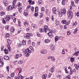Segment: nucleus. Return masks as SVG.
Instances as JSON below:
<instances>
[{
	"label": "nucleus",
	"mask_w": 79,
	"mask_h": 79,
	"mask_svg": "<svg viewBox=\"0 0 79 79\" xmlns=\"http://www.w3.org/2000/svg\"><path fill=\"white\" fill-rule=\"evenodd\" d=\"M65 71L66 73H67V74H68V71L67 70V69L65 68Z\"/></svg>",
	"instance_id": "nucleus-58"
},
{
	"label": "nucleus",
	"mask_w": 79,
	"mask_h": 79,
	"mask_svg": "<svg viewBox=\"0 0 79 79\" xmlns=\"http://www.w3.org/2000/svg\"><path fill=\"white\" fill-rule=\"evenodd\" d=\"M41 10L42 11H45V8L44 7H41Z\"/></svg>",
	"instance_id": "nucleus-41"
},
{
	"label": "nucleus",
	"mask_w": 79,
	"mask_h": 79,
	"mask_svg": "<svg viewBox=\"0 0 79 79\" xmlns=\"http://www.w3.org/2000/svg\"><path fill=\"white\" fill-rule=\"evenodd\" d=\"M6 78L7 79H11V78L10 77L7 76L6 77Z\"/></svg>",
	"instance_id": "nucleus-62"
},
{
	"label": "nucleus",
	"mask_w": 79,
	"mask_h": 79,
	"mask_svg": "<svg viewBox=\"0 0 79 79\" xmlns=\"http://www.w3.org/2000/svg\"><path fill=\"white\" fill-rule=\"evenodd\" d=\"M32 45L33 47H35V42H32Z\"/></svg>",
	"instance_id": "nucleus-61"
},
{
	"label": "nucleus",
	"mask_w": 79,
	"mask_h": 79,
	"mask_svg": "<svg viewBox=\"0 0 79 79\" xmlns=\"http://www.w3.org/2000/svg\"><path fill=\"white\" fill-rule=\"evenodd\" d=\"M74 66L77 69V70L79 69V66H77V65L76 64H75Z\"/></svg>",
	"instance_id": "nucleus-29"
},
{
	"label": "nucleus",
	"mask_w": 79,
	"mask_h": 79,
	"mask_svg": "<svg viewBox=\"0 0 79 79\" xmlns=\"http://www.w3.org/2000/svg\"><path fill=\"white\" fill-rule=\"evenodd\" d=\"M4 52L5 54H7L8 53V50L6 49V48L5 49Z\"/></svg>",
	"instance_id": "nucleus-28"
},
{
	"label": "nucleus",
	"mask_w": 79,
	"mask_h": 79,
	"mask_svg": "<svg viewBox=\"0 0 79 79\" xmlns=\"http://www.w3.org/2000/svg\"><path fill=\"white\" fill-rule=\"evenodd\" d=\"M19 11L20 13L22 12V7H19Z\"/></svg>",
	"instance_id": "nucleus-40"
},
{
	"label": "nucleus",
	"mask_w": 79,
	"mask_h": 79,
	"mask_svg": "<svg viewBox=\"0 0 79 79\" xmlns=\"http://www.w3.org/2000/svg\"><path fill=\"white\" fill-rule=\"evenodd\" d=\"M24 24L25 25H27L28 24H29V22H28V21H26L24 23Z\"/></svg>",
	"instance_id": "nucleus-35"
},
{
	"label": "nucleus",
	"mask_w": 79,
	"mask_h": 79,
	"mask_svg": "<svg viewBox=\"0 0 79 79\" xmlns=\"http://www.w3.org/2000/svg\"><path fill=\"white\" fill-rule=\"evenodd\" d=\"M46 19L47 22H48L49 21V19L48 17H46Z\"/></svg>",
	"instance_id": "nucleus-59"
},
{
	"label": "nucleus",
	"mask_w": 79,
	"mask_h": 79,
	"mask_svg": "<svg viewBox=\"0 0 79 79\" xmlns=\"http://www.w3.org/2000/svg\"><path fill=\"white\" fill-rule=\"evenodd\" d=\"M15 31V28L13 27H11L10 29V32H14Z\"/></svg>",
	"instance_id": "nucleus-23"
},
{
	"label": "nucleus",
	"mask_w": 79,
	"mask_h": 79,
	"mask_svg": "<svg viewBox=\"0 0 79 79\" xmlns=\"http://www.w3.org/2000/svg\"><path fill=\"white\" fill-rule=\"evenodd\" d=\"M51 59V61H52L53 62L55 61V58H54V57L53 56H52Z\"/></svg>",
	"instance_id": "nucleus-37"
},
{
	"label": "nucleus",
	"mask_w": 79,
	"mask_h": 79,
	"mask_svg": "<svg viewBox=\"0 0 79 79\" xmlns=\"http://www.w3.org/2000/svg\"><path fill=\"white\" fill-rule=\"evenodd\" d=\"M25 51L26 53H31V51H30L29 49L28 48L25 49Z\"/></svg>",
	"instance_id": "nucleus-17"
},
{
	"label": "nucleus",
	"mask_w": 79,
	"mask_h": 79,
	"mask_svg": "<svg viewBox=\"0 0 79 79\" xmlns=\"http://www.w3.org/2000/svg\"><path fill=\"white\" fill-rule=\"evenodd\" d=\"M77 17H79V12H78L77 13Z\"/></svg>",
	"instance_id": "nucleus-64"
},
{
	"label": "nucleus",
	"mask_w": 79,
	"mask_h": 79,
	"mask_svg": "<svg viewBox=\"0 0 79 79\" xmlns=\"http://www.w3.org/2000/svg\"><path fill=\"white\" fill-rule=\"evenodd\" d=\"M71 5H72V6H74V2L72 1L71 2Z\"/></svg>",
	"instance_id": "nucleus-55"
},
{
	"label": "nucleus",
	"mask_w": 79,
	"mask_h": 79,
	"mask_svg": "<svg viewBox=\"0 0 79 79\" xmlns=\"http://www.w3.org/2000/svg\"><path fill=\"white\" fill-rule=\"evenodd\" d=\"M17 6L19 7H22V4H21V3L20 2L18 3Z\"/></svg>",
	"instance_id": "nucleus-26"
},
{
	"label": "nucleus",
	"mask_w": 79,
	"mask_h": 79,
	"mask_svg": "<svg viewBox=\"0 0 79 79\" xmlns=\"http://www.w3.org/2000/svg\"><path fill=\"white\" fill-rule=\"evenodd\" d=\"M70 61L72 63H73V62H74V58L73 57L71 58Z\"/></svg>",
	"instance_id": "nucleus-36"
},
{
	"label": "nucleus",
	"mask_w": 79,
	"mask_h": 79,
	"mask_svg": "<svg viewBox=\"0 0 79 79\" xmlns=\"http://www.w3.org/2000/svg\"><path fill=\"white\" fill-rule=\"evenodd\" d=\"M1 65L0 64V68L1 66H3V65L4 64V63H3V62H1Z\"/></svg>",
	"instance_id": "nucleus-52"
},
{
	"label": "nucleus",
	"mask_w": 79,
	"mask_h": 79,
	"mask_svg": "<svg viewBox=\"0 0 79 79\" xmlns=\"http://www.w3.org/2000/svg\"><path fill=\"white\" fill-rule=\"evenodd\" d=\"M1 51H2V50H3V48H4V46H2L1 47Z\"/></svg>",
	"instance_id": "nucleus-57"
},
{
	"label": "nucleus",
	"mask_w": 79,
	"mask_h": 79,
	"mask_svg": "<svg viewBox=\"0 0 79 79\" xmlns=\"http://www.w3.org/2000/svg\"><path fill=\"white\" fill-rule=\"evenodd\" d=\"M28 2H29V4H31V3H32V0H29Z\"/></svg>",
	"instance_id": "nucleus-63"
},
{
	"label": "nucleus",
	"mask_w": 79,
	"mask_h": 79,
	"mask_svg": "<svg viewBox=\"0 0 79 79\" xmlns=\"http://www.w3.org/2000/svg\"><path fill=\"white\" fill-rule=\"evenodd\" d=\"M70 21H67L65 20H64L61 21V23L62 24H64L66 25H68L70 23Z\"/></svg>",
	"instance_id": "nucleus-6"
},
{
	"label": "nucleus",
	"mask_w": 79,
	"mask_h": 79,
	"mask_svg": "<svg viewBox=\"0 0 79 79\" xmlns=\"http://www.w3.org/2000/svg\"><path fill=\"white\" fill-rule=\"evenodd\" d=\"M18 25L19 26H21V22L20 21V20H18Z\"/></svg>",
	"instance_id": "nucleus-45"
},
{
	"label": "nucleus",
	"mask_w": 79,
	"mask_h": 79,
	"mask_svg": "<svg viewBox=\"0 0 79 79\" xmlns=\"http://www.w3.org/2000/svg\"><path fill=\"white\" fill-rule=\"evenodd\" d=\"M35 12L34 16L35 17L38 16V13L39 10H38V7H36L35 8Z\"/></svg>",
	"instance_id": "nucleus-5"
},
{
	"label": "nucleus",
	"mask_w": 79,
	"mask_h": 79,
	"mask_svg": "<svg viewBox=\"0 0 79 79\" xmlns=\"http://www.w3.org/2000/svg\"><path fill=\"white\" fill-rule=\"evenodd\" d=\"M79 53V51H77L75 52V53L73 54V55L74 56V55H76V56H77L78 55V54Z\"/></svg>",
	"instance_id": "nucleus-22"
},
{
	"label": "nucleus",
	"mask_w": 79,
	"mask_h": 79,
	"mask_svg": "<svg viewBox=\"0 0 79 79\" xmlns=\"http://www.w3.org/2000/svg\"><path fill=\"white\" fill-rule=\"evenodd\" d=\"M31 44V40H30L28 41V44L30 45V44Z\"/></svg>",
	"instance_id": "nucleus-47"
},
{
	"label": "nucleus",
	"mask_w": 79,
	"mask_h": 79,
	"mask_svg": "<svg viewBox=\"0 0 79 79\" xmlns=\"http://www.w3.org/2000/svg\"><path fill=\"white\" fill-rule=\"evenodd\" d=\"M44 16V14L42 13L40 14V15H39V17L41 18H42L43 17V16Z\"/></svg>",
	"instance_id": "nucleus-38"
},
{
	"label": "nucleus",
	"mask_w": 79,
	"mask_h": 79,
	"mask_svg": "<svg viewBox=\"0 0 79 79\" xmlns=\"http://www.w3.org/2000/svg\"><path fill=\"white\" fill-rule=\"evenodd\" d=\"M10 18H11L10 17V16L8 15L5 16L4 18V19H5V20H6L7 22H8V21H9L10 19Z\"/></svg>",
	"instance_id": "nucleus-7"
},
{
	"label": "nucleus",
	"mask_w": 79,
	"mask_h": 79,
	"mask_svg": "<svg viewBox=\"0 0 79 79\" xmlns=\"http://www.w3.org/2000/svg\"><path fill=\"white\" fill-rule=\"evenodd\" d=\"M19 62L21 64H22L23 63V60H20L19 61Z\"/></svg>",
	"instance_id": "nucleus-49"
},
{
	"label": "nucleus",
	"mask_w": 79,
	"mask_h": 79,
	"mask_svg": "<svg viewBox=\"0 0 79 79\" xmlns=\"http://www.w3.org/2000/svg\"><path fill=\"white\" fill-rule=\"evenodd\" d=\"M17 46L19 48H21V45L20 44H17Z\"/></svg>",
	"instance_id": "nucleus-44"
},
{
	"label": "nucleus",
	"mask_w": 79,
	"mask_h": 79,
	"mask_svg": "<svg viewBox=\"0 0 79 79\" xmlns=\"http://www.w3.org/2000/svg\"><path fill=\"white\" fill-rule=\"evenodd\" d=\"M17 7V6L15 4H13L12 6H11V10H13L14 9H16V8Z\"/></svg>",
	"instance_id": "nucleus-11"
},
{
	"label": "nucleus",
	"mask_w": 79,
	"mask_h": 79,
	"mask_svg": "<svg viewBox=\"0 0 79 79\" xmlns=\"http://www.w3.org/2000/svg\"><path fill=\"white\" fill-rule=\"evenodd\" d=\"M44 30L43 31H44L45 32H47V31H49V32H51L52 31V29H48V26L45 25L44 26Z\"/></svg>",
	"instance_id": "nucleus-3"
},
{
	"label": "nucleus",
	"mask_w": 79,
	"mask_h": 79,
	"mask_svg": "<svg viewBox=\"0 0 79 79\" xmlns=\"http://www.w3.org/2000/svg\"><path fill=\"white\" fill-rule=\"evenodd\" d=\"M23 79V77L21 76V75H18V77H15V79Z\"/></svg>",
	"instance_id": "nucleus-8"
},
{
	"label": "nucleus",
	"mask_w": 79,
	"mask_h": 79,
	"mask_svg": "<svg viewBox=\"0 0 79 79\" xmlns=\"http://www.w3.org/2000/svg\"><path fill=\"white\" fill-rule=\"evenodd\" d=\"M48 35L49 36V37H53V32L51 31L49 32L48 34Z\"/></svg>",
	"instance_id": "nucleus-9"
},
{
	"label": "nucleus",
	"mask_w": 79,
	"mask_h": 79,
	"mask_svg": "<svg viewBox=\"0 0 79 79\" xmlns=\"http://www.w3.org/2000/svg\"><path fill=\"white\" fill-rule=\"evenodd\" d=\"M3 3L6 6H8V2L6 0H4L3 1Z\"/></svg>",
	"instance_id": "nucleus-16"
},
{
	"label": "nucleus",
	"mask_w": 79,
	"mask_h": 79,
	"mask_svg": "<svg viewBox=\"0 0 79 79\" xmlns=\"http://www.w3.org/2000/svg\"><path fill=\"white\" fill-rule=\"evenodd\" d=\"M65 1H67V2L68 1V0H63L62 2V4L63 5H65Z\"/></svg>",
	"instance_id": "nucleus-31"
},
{
	"label": "nucleus",
	"mask_w": 79,
	"mask_h": 79,
	"mask_svg": "<svg viewBox=\"0 0 79 79\" xmlns=\"http://www.w3.org/2000/svg\"><path fill=\"white\" fill-rule=\"evenodd\" d=\"M50 72L52 73H53L55 71V67L53 66L51 67L50 70Z\"/></svg>",
	"instance_id": "nucleus-14"
},
{
	"label": "nucleus",
	"mask_w": 79,
	"mask_h": 79,
	"mask_svg": "<svg viewBox=\"0 0 79 79\" xmlns=\"http://www.w3.org/2000/svg\"><path fill=\"white\" fill-rule=\"evenodd\" d=\"M10 36V34H9V33H6V38H7V37H9Z\"/></svg>",
	"instance_id": "nucleus-34"
},
{
	"label": "nucleus",
	"mask_w": 79,
	"mask_h": 79,
	"mask_svg": "<svg viewBox=\"0 0 79 79\" xmlns=\"http://www.w3.org/2000/svg\"><path fill=\"white\" fill-rule=\"evenodd\" d=\"M66 13V9L64 8L63 9L60 10L59 11V15L60 17H62L64 15H65Z\"/></svg>",
	"instance_id": "nucleus-1"
},
{
	"label": "nucleus",
	"mask_w": 79,
	"mask_h": 79,
	"mask_svg": "<svg viewBox=\"0 0 79 79\" xmlns=\"http://www.w3.org/2000/svg\"><path fill=\"white\" fill-rule=\"evenodd\" d=\"M6 69L7 71H9L10 70V67H9V66H6Z\"/></svg>",
	"instance_id": "nucleus-46"
},
{
	"label": "nucleus",
	"mask_w": 79,
	"mask_h": 79,
	"mask_svg": "<svg viewBox=\"0 0 79 79\" xmlns=\"http://www.w3.org/2000/svg\"><path fill=\"white\" fill-rule=\"evenodd\" d=\"M22 73V69H20V70H19V73L18 74V75H20V74H19V73Z\"/></svg>",
	"instance_id": "nucleus-48"
},
{
	"label": "nucleus",
	"mask_w": 79,
	"mask_h": 79,
	"mask_svg": "<svg viewBox=\"0 0 79 79\" xmlns=\"http://www.w3.org/2000/svg\"><path fill=\"white\" fill-rule=\"evenodd\" d=\"M31 26L32 27H33V28L34 29H36V28H37V26L36 25H35L34 24H32Z\"/></svg>",
	"instance_id": "nucleus-21"
},
{
	"label": "nucleus",
	"mask_w": 79,
	"mask_h": 79,
	"mask_svg": "<svg viewBox=\"0 0 79 79\" xmlns=\"http://www.w3.org/2000/svg\"><path fill=\"white\" fill-rule=\"evenodd\" d=\"M5 28L6 30H8L9 29L8 26H5Z\"/></svg>",
	"instance_id": "nucleus-54"
},
{
	"label": "nucleus",
	"mask_w": 79,
	"mask_h": 79,
	"mask_svg": "<svg viewBox=\"0 0 79 79\" xmlns=\"http://www.w3.org/2000/svg\"><path fill=\"white\" fill-rule=\"evenodd\" d=\"M62 53V54H63V55H64V54H65V52L64 51V49H63V50Z\"/></svg>",
	"instance_id": "nucleus-53"
},
{
	"label": "nucleus",
	"mask_w": 79,
	"mask_h": 79,
	"mask_svg": "<svg viewBox=\"0 0 79 79\" xmlns=\"http://www.w3.org/2000/svg\"><path fill=\"white\" fill-rule=\"evenodd\" d=\"M48 76V75L47 74H44L42 76V78L43 79H45Z\"/></svg>",
	"instance_id": "nucleus-15"
},
{
	"label": "nucleus",
	"mask_w": 79,
	"mask_h": 79,
	"mask_svg": "<svg viewBox=\"0 0 79 79\" xmlns=\"http://www.w3.org/2000/svg\"><path fill=\"white\" fill-rule=\"evenodd\" d=\"M60 24V22L59 21H56V25H59Z\"/></svg>",
	"instance_id": "nucleus-51"
},
{
	"label": "nucleus",
	"mask_w": 79,
	"mask_h": 79,
	"mask_svg": "<svg viewBox=\"0 0 79 79\" xmlns=\"http://www.w3.org/2000/svg\"><path fill=\"white\" fill-rule=\"evenodd\" d=\"M67 34L68 35H70V34H71V33L69 32V31H67Z\"/></svg>",
	"instance_id": "nucleus-60"
},
{
	"label": "nucleus",
	"mask_w": 79,
	"mask_h": 79,
	"mask_svg": "<svg viewBox=\"0 0 79 79\" xmlns=\"http://www.w3.org/2000/svg\"><path fill=\"white\" fill-rule=\"evenodd\" d=\"M32 34L30 33H27L26 34V35L24 36L25 39H30V37H32Z\"/></svg>",
	"instance_id": "nucleus-4"
},
{
	"label": "nucleus",
	"mask_w": 79,
	"mask_h": 79,
	"mask_svg": "<svg viewBox=\"0 0 79 79\" xmlns=\"http://www.w3.org/2000/svg\"><path fill=\"white\" fill-rule=\"evenodd\" d=\"M9 7H10L9 6H8L6 8V10L7 11H10V10H11V8H9Z\"/></svg>",
	"instance_id": "nucleus-43"
},
{
	"label": "nucleus",
	"mask_w": 79,
	"mask_h": 79,
	"mask_svg": "<svg viewBox=\"0 0 79 79\" xmlns=\"http://www.w3.org/2000/svg\"><path fill=\"white\" fill-rule=\"evenodd\" d=\"M5 15V13L4 12L2 11L0 13V16H2L3 15Z\"/></svg>",
	"instance_id": "nucleus-27"
},
{
	"label": "nucleus",
	"mask_w": 79,
	"mask_h": 79,
	"mask_svg": "<svg viewBox=\"0 0 79 79\" xmlns=\"http://www.w3.org/2000/svg\"><path fill=\"white\" fill-rule=\"evenodd\" d=\"M15 59H18V58H19V57H21V56H22V55L20 54H16L15 55Z\"/></svg>",
	"instance_id": "nucleus-13"
},
{
	"label": "nucleus",
	"mask_w": 79,
	"mask_h": 79,
	"mask_svg": "<svg viewBox=\"0 0 79 79\" xmlns=\"http://www.w3.org/2000/svg\"><path fill=\"white\" fill-rule=\"evenodd\" d=\"M50 42V40L48 39L44 40V42L45 44H48V43H49Z\"/></svg>",
	"instance_id": "nucleus-18"
},
{
	"label": "nucleus",
	"mask_w": 79,
	"mask_h": 79,
	"mask_svg": "<svg viewBox=\"0 0 79 79\" xmlns=\"http://www.w3.org/2000/svg\"><path fill=\"white\" fill-rule=\"evenodd\" d=\"M26 44V42L25 40H23L22 43V45H24Z\"/></svg>",
	"instance_id": "nucleus-24"
},
{
	"label": "nucleus",
	"mask_w": 79,
	"mask_h": 79,
	"mask_svg": "<svg viewBox=\"0 0 79 79\" xmlns=\"http://www.w3.org/2000/svg\"><path fill=\"white\" fill-rule=\"evenodd\" d=\"M10 76L11 77H13L15 76V73H11Z\"/></svg>",
	"instance_id": "nucleus-33"
},
{
	"label": "nucleus",
	"mask_w": 79,
	"mask_h": 79,
	"mask_svg": "<svg viewBox=\"0 0 79 79\" xmlns=\"http://www.w3.org/2000/svg\"><path fill=\"white\" fill-rule=\"evenodd\" d=\"M70 74H73V73L74 72L73 70V69H70Z\"/></svg>",
	"instance_id": "nucleus-39"
},
{
	"label": "nucleus",
	"mask_w": 79,
	"mask_h": 79,
	"mask_svg": "<svg viewBox=\"0 0 79 79\" xmlns=\"http://www.w3.org/2000/svg\"><path fill=\"white\" fill-rule=\"evenodd\" d=\"M56 77L57 78H60V77H61V75H57L56 76Z\"/></svg>",
	"instance_id": "nucleus-56"
},
{
	"label": "nucleus",
	"mask_w": 79,
	"mask_h": 79,
	"mask_svg": "<svg viewBox=\"0 0 79 79\" xmlns=\"http://www.w3.org/2000/svg\"><path fill=\"white\" fill-rule=\"evenodd\" d=\"M52 13L53 14H56V11H57V9L56 8V7H54L52 8Z\"/></svg>",
	"instance_id": "nucleus-10"
},
{
	"label": "nucleus",
	"mask_w": 79,
	"mask_h": 79,
	"mask_svg": "<svg viewBox=\"0 0 79 79\" xmlns=\"http://www.w3.org/2000/svg\"><path fill=\"white\" fill-rule=\"evenodd\" d=\"M59 39H60V38H59V37L58 36H56L55 39V42H57V41H58Z\"/></svg>",
	"instance_id": "nucleus-19"
},
{
	"label": "nucleus",
	"mask_w": 79,
	"mask_h": 79,
	"mask_svg": "<svg viewBox=\"0 0 79 79\" xmlns=\"http://www.w3.org/2000/svg\"><path fill=\"white\" fill-rule=\"evenodd\" d=\"M37 45H40V41H38L37 42Z\"/></svg>",
	"instance_id": "nucleus-50"
},
{
	"label": "nucleus",
	"mask_w": 79,
	"mask_h": 79,
	"mask_svg": "<svg viewBox=\"0 0 79 79\" xmlns=\"http://www.w3.org/2000/svg\"><path fill=\"white\" fill-rule=\"evenodd\" d=\"M4 59L6 60H9V57L7 56H4Z\"/></svg>",
	"instance_id": "nucleus-20"
},
{
	"label": "nucleus",
	"mask_w": 79,
	"mask_h": 79,
	"mask_svg": "<svg viewBox=\"0 0 79 79\" xmlns=\"http://www.w3.org/2000/svg\"><path fill=\"white\" fill-rule=\"evenodd\" d=\"M2 22L3 24H6V20L4 19L2 21Z\"/></svg>",
	"instance_id": "nucleus-42"
},
{
	"label": "nucleus",
	"mask_w": 79,
	"mask_h": 79,
	"mask_svg": "<svg viewBox=\"0 0 79 79\" xmlns=\"http://www.w3.org/2000/svg\"><path fill=\"white\" fill-rule=\"evenodd\" d=\"M71 11V8H70L67 12V15L69 19H71L73 17V13Z\"/></svg>",
	"instance_id": "nucleus-2"
},
{
	"label": "nucleus",
	"mask_w": 79,
	"mask_h": 79,
	"mask_svg": "<svg viewBox=\"0 0 79 79\" xmlns=\"http://www.w3.org/2000/svg\"><path fill=\"white\" fill-rule=\"evenodd\" d=\"M47 52L46 50H42L40 51V53H41L42 54H46Z\"/></svg>",
	"instance_id": "nucleus-12"
},
{
	"label": "nucleus",
	"mask_w": 79,
	"mask_h": 79,
	"mask_svg": "<svg viewBox=\"0 0 79 79\" xmlns=\"http://www.w3.org/2000/svg\"><path fill=\"white\" fill-rule=\"evenodd\" d=\"M78 31V29H77V28H76L75 29L73 33L74 34H76V33H77Z\"/></svg>",
	"instance_id": "nucleus-30"
},
{
	"label": "nucleus",
	"mask_w": 79,
	"mask_h": 79,
	"mask_svg": "<svg viewBox=\"0 0 79 79\" xmlns=\"http://www.w3.org/2000/svg\"><path fill=\"white\" fill-rule=\"evenodd\" d=\"M30 53L29 52H25V55L26 56H29V54Z\"/></svg>",
	"instance_id": "nucleus-32"
},
{
	"label": "nucleus",
	"mask_w": 79,
	"mask_h": 79,
	"mask_svg": "<svg viewBox=\"0 0 79 79\" xmlns=\"http://www.w3.org/2000/svg\"><path fill=\"white\" fill-rule=\"evenodd\" d=\"M55 46H53V45L51 46V47L50 48V49L51 50H53L54 51L55 50Z\"/></svg>",
	"instance_id": "nucleus-25"
}]
</instances>
